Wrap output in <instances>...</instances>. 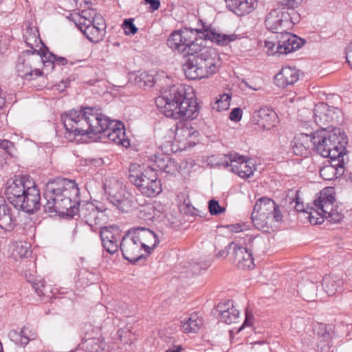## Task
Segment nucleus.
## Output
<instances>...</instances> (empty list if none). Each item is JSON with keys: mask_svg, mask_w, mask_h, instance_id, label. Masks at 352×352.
<instances>
[{"mask_svg": "<svg viewBox=\"0 0 352 352\" xmlns=\"http://www.w3.org/2000/svg\"><path fill=\"white\" fill-rule=\"evenodd\" d=\"M253 316L252 314H250L248 311L245 312V319L243 324V327L245 326H250L252 324L251 320L252 319Z\"/></svg>", "mask_w": 352, "mask_h": 352, "instance_id": "obj_63", "label": "nucleus"}, {"mask_svg": "<svg viewBox=\"0 0 352 352\" xmlns=\"http://www.w3.org/2000/svg\"><path fill=\"white\" fill-rule=\"evenodd\" d=\"M14 146V144L12 142L8 140H1L0 139V148L4 149L8 153L10 152L11 148H12Z\"/></svg>", "mask_w": 352, "mask_h": 352, "instance_id": "obj_56", "label": "nucleus"}, {"mask_svg": "<svg viewBox=\"0 0 352 352\" xmlns=\"http://www.w3.org/2000/svg\"><path fill=\"white\" fill-rule=\"evenodd\" d=\"M103 189L109 202L122 212H127L133 206L132 195L118 179L106 178Z\"/></svg>", "mask_w": 352, "mask_h": 352, "instance_id": "obj_8", "label": "nucleus"}, {"mask_svg": "<svg viewBox=\"0 0 352 352\" xmlns=\"http://www.w3.org/2000/svg\"><path fill=\"white\" fill-rule=\"evenodd\" d=\"M19 337H20V342L22 346H26L29 342V338L25 335V330L21 329L20 333L19 334Z\"/></svg>", "mask_w": 352, "mask_h": 352, "instance_id": "obj_59", "label": "nucleus"}, {"mask_svg": "<svg viewBox=\"0 0 352 352\" xmlns=\"http://www.w3.org/2000/svg\"><path fill=\"white\" fill-rule=\"evenodd\" d=\"M28 181H32L29 175H15L7 182L5 194L8 201L14 208L18 203L19 198L25 192Z\"/></svg>", "mask_w": 352, "mask_h": 352, "instance_id": "obj_16", "label": "nucleus"}, {"mask_svg": "<svg viewBox=\"0 0 352 352\" xmlns=\"http://www.w3.org/2000/svg\"><path fill=\"white\" fill-rule=\"evenodd\" d=\"M208 210L212 215H219L226 211V208L221 206L218 201L211 199L208 201Z\"/></svg>", "mask_w": 352, "mask_h": 352, "instance_id": "obj_44", "label": "nucleus"}, {"mask_svg": "<svg viewBox=\"0 0 352 352\" xmlns=\"http://www.w3.org/2000/svg\"><path fill=\"white\" fill-rule=\"evenodd\" d=\"M217 311L219 312V320L226 324L235 322L239 316V311L234 308L232 300L219 303Z\"/></svg>", "mask_w": 352, "mask_h": 352, "instance_id": "obj_27", "label": "nucleus"}, {"mask_svg": "<svg viewBox=\"0 0 352 352\" xmlns=\"http://www.w3.org/2000/svg\"><path fill=\"white\" fill-rule=\"evenodd\" d=\"M229 249L232 250L230 253L232 263L241 270H252L254 267V257L252 252H249L241 244L234 242L229 243Z\"/></svg>", "mask_w": 352, "mask_h": 352, "instance_id": "obj_17", "label": "nucleus"}, {"mask_svg": "<svg viewBox=\"0 0 352 352\" xmlns=\"http://www.w3.org/2000/svg\"><path fill=\"white\" fill-rule=\"evenodd\" d=\"M150 160L153 162L150 168L154 167L155 173L159 170L168 174H173L177 169V162L168 155L157 153L151 156Z\"/></svg>", "mask_w": 352, "mask_h": 352, "instance_id": "obj_22", "label": "nucleus"}, {"mask_svg": "<svg viewBox=\"0 0 352 352\" xmlns=\"http://www.w3.org/2000/svg\"><path fill=\"white\" fill-rule=\"evenodd\" d=\"M338 164H333L332 162L331 164L326 165L323 166L320 170V175L324 180H332L336 177V170L335 169V166H337Z\"/></svg>", "mask_w": 352, "mask_h": 352, "instance_id": "obj_41", "label": "nucleus"}, {"mask_svg": "<svg viewBox=\"0 0 352 352\" xmlns=\"http://www.w3.org/2000/svg\"><path fill=\"white\" fill-rule=\"evenodd\" d=\"M331 110L324 102L317 104L314 109V121L319 126L326 125L331 121Z\"/></svg>", "mask_w": 352, "mask_h": 352, "instance_id": "obj_30", "label": "nucleus"}, {"mask_svg": "<svg viewBox=\"0 0 352 352\" xmlns=\"http://www.w3.org/2000/svg\"><path fill=\"white\" fill-rule=\"evenodd\" d=\"M25 192L18 199L15 208L27 213L36 212L41 208V195L34 181H28Z\"/></svg>", "mask_w": 352, "mask_h": 352, "instance_id": "obj_13", "label": "nucleus"}, {"mask_svg": "<svg viewBox=\"0 0 352 352\" xmlns=\"http://www.w3.org/2000/svg\"><path fill=\"white\" fill-rule=\"evenodd\" d=\"M118 335L122 342H124L126 343L131 341L132 338H131L132 333L131 331L127 329H120L118 331Z\"/></svg>", "mask_w": 352, "mask_h": 352, "instance_id": "obj_51", "label": "nucleus"}, {"mask_svg": "<svg viewBox=\"0 0 352 352\" xmlns=\"http://www.w3.org/2000/svg\"><path fill=\"white\" fill-rule=\"evenodd\" d=\"M32 287L39 296L45 295V285L43 280H41L36 283H34Z\"/></svg>", "mask_w": 352, "mask_h": 352, "instance_id": "obj_52", "label": "nucleus"}, {"mask_svg": "<svg viewBox=\"0 0 352 352\" xmlns=\"http://www.w3.org/2000/svg\"><path fill=\"white\" fill-rule=\"evenodd\" d=\"M181 323L184 332L197 333L203 325V320L197 313H192L186 321L181 322Z\"/></svg>", "mask_w": 352, "mask_h": 352, "instance_id": "obj_33", "label": "nucleus"}, {"mask_svg": "<svg viewBox=\"0 0 352 352\" xmlns=\"http://www.w3.org/2000/svg\"><path fill=\"white\" fill-rule=\"evenodd\" d=\"M84 35L93 43H98L101 41L104 34L102 32V29L96 28L94 24H91V21H87V26L85 27Z\"/></svg>", "mask_w": 352, "mask_h": 352, "instance_id": "obj_35", "label": "nucleus"}, {"mask_svg": "<svg viewBox=\"0 0 352 352\" xmlns=\"http://www.w3.org/2000/svg\"><path fill=\"white\" fill-rule=\"evenodd\" d=\"M343 217L342 213L338 212L336 208H331V210H329L325 216H323V220L326 219L330 222L338 223Z\"/></svg>", "mask_w": 352, "mask_h": 352, "instance_id": "obj_45", "label": "nucleus"}, {"mask_svg": "<svg viewBox=\"0 0 352 352\" xmlns=\"http://www.w3.org/2000/svg\"><path fill=\"white\" fill-rule=\"evenodd\" d=\"M243 244L245 248L249 251L252 252V254L261 255L265 252V243L263 237L259 235L252 236L246 235L244 238Z\"/></svg>", "mask_w": 352, "mask_h": 352, "instance_id": "obj_29", "label": "nucleus"}, {"mask_svg": "<svg viewBox=\"0 0 352 352\" xmlns=\"http://www.w3.org/2000/svg\"><path fill=\"white\" fill-rule=\"evenodd\" d=\"M299 78L298 71L291 67H284L274 76V82L279 87L294 85Z\"/></svg>", "mask_w": 352, "mask_h": 352, "instance_id": "obj_26", "label": "nucleus"}, {"mask_svg": "<svg viewBox=\"0 0 352 352\" xmlns=\"http://www.w3.org/2000/svg\"><path fill=\"white\" fill-rule=\"evenodd\" d=\"M198 30L185 28L173 32L167 40V45L184 54L186 59L192 54L198 53L206 40H210L219 46H226L239 38L236 34H227L216 29L206 28L201 32L202 36L197 38Z\"/></svg>", "mask_w": 352, "mask_h": 352, "instance_id": "obj_3", "label": "nucleus"}, {"mask_svg": "<svg viewBox=\"0 0 352 352\" xmlns=\"http://www.w3.org/2000/svg\"><path fill=\"white\" fill-rule=\"evenodd\" d=\"M29 244L23 242H16L13 249V255L19 258H28L31 255Z\"/></svg>", "mask_w": 352, "mask_h": 352, "instance_id": "obj_38", "label": "nucleus"}, {"mask_svg": "<svg viewBox=\"0 0 352 352\" xmlns=\"http://www.w3.org/2000/svg\"><path fill=\"white\" fill-rule=\"evenodd\" d=\"M135 81L139 87H151L155 84V78L151 74H148L146 72H143L138 76L135 77Z\"/></svg>", "mask_w": 352, "mask_h": 352, "instance_id": "obj_39", "label": "nucleus"}, {"mask_svg": "<svg viewBox=\"0 0 352 352\" xmlns=\"http://www.w3.org/2000/svg\"><path fill=\"white\" fill-rule=\"evenodd\" d=\"M242 225L239 224V223H236V224H232V225H230L228 226V228L230 229V230L232 232H242L243 231V228H242Z\"/></svg>", "mask_w": 352, "mask_h": 352, "instance_id": "obj_62", "label": "nucleus"}, {"mask_svg": "<svg viewBox=\"0 0 352 352\" xmlns=\"http://www.w3.org/2000/svg\"><path fill=\"white\" fill-rule=\"evenodd\" d=\"M43 210L50 216L56 214L74 218V211L80 206V189L75 180L56 177L46 184Z\"/></svg>", "mask_w": 352, "mask_h": 352, "instance_id": "obj_2", "label": "nucleus"}, {"mask_svg": "<svg viewBox=\"0 0 352 352\" xmlns=\"http://www.w3.org/2000/svg\"><path fill=\"white\" fill-rule=\"evenodd\" d=\"M61 120L65 129V138L69 142L78 136L93 134L98 135V138H107L124 148L130 146L124 124L110 120L95 107L81 106L78 110H69L61 116Z\"/></svg>", "mask_w": 352, "mask_h": 352, "instance_id": "obj_1", "label": "nucleus"}, {"mask_svg": "<svg viewBox=\"0 0 352 352\" xmlns=\"http://www.w3.org/2000/svg\"><path fill=\"white\" fill-rule=\"evenodd\" d=\"M91 24H94L96 28H100V29H102V32L105 33V29H106V25L104 23V20L101 16H97L96 15L93 20L91 21Z\"/></svg>", "mask_w": 352, "mask_h": 352, "instance_id": "obj_53", "label": "nucleus"}, {"mask_svg": "<svg viewBox=\"0 0 352 352\" xmlns=\"http://www.w3.org/2000/svg\"><path fill=\"white\" fill-rule=\"evenodd\" d=\"M182 85H174L164 89L156 98L155 104L166 117L175 120H193L199 115V108L195 99L187 98Z\"/></svg>", "mask_w": 352, "mask_h": 352, "instance_id": "obj_4", "label": "nucleus"}, {"mask_svg": "<svg viewBox=\"0 0 352 352\" xmlns=\"http://www.w3.org/2000/svg\"><path fill=\"white\" fill-rule=\"evenodd\" d=\"M347 143V136L340 128L327 126L314 133V148L317 153L333 162L346 154Z\"/></svg>", "mask_w": 352, "mask_h": 352, "instance_id": "obj_5", "label": "nucleus"}, {"mask_svg": "<svg viewBox=\"0 0 352 352\" xmlns=\"http://www.w3.org/2000/svg\"><path fill=\"white\" fill-rule=\"evenodd\" d=\"M277 1L283 6V10L287 8L288 10H294L301 4L302 0H277Z\"/></svg>", "mask_w": 352, "mask_h": 352, "instance_id": "obj_47", "label": "nucleus"}, {"mask_svg": "<svg viewBox=\"0 0 352 352\" xmlns=\"http://www.w3.org/2000/svg\"><path fill=\"white\" fill-rule=\"evenodd\" d=\"M227 8L238 16L249 14L254 9V0H225Z\"/></svg>", "mask_w": 352, "mask_h": 352, "instance_id": "obj_28", "label": "nucleus"}, {"mask_svg": "<svg viewBox=\"0 0 352 352\" xmlns=\"http://www.w3.org/2000/svg\"><path fill=\"white\" fill-rule=\"evenodd\" d=\"M217 164L226 168L230 166L231 171L242 178H248L254 173V164L250 160H245L244 156L237 153L221 155Z\"/></svg>", "mask_w": 352, "mask_h": 352, "instance_id": "obj_11", "label": "nucleus"}, {"mask_svg": "<svg viewBox=\"0 0 352 352\" xmlns=\"http://www.w3.org/2000/svg\"><path fill=\"white\" fill-rule=\"evenodd\" d=\"M194 133L195 131H193L192 127H188L182 124L181 126H177L175 138L179 139V141L186 140L190 138Z\"/></svg>", "mask_w": 352, "mask_h": 352, "instance_id": "obj_42", "label": "nucleus"}, {"mask_svg": "<svg viewBox=\"0 0 352 352\" xmlns=\"http://www.w3.org/2000/svg\"><path fill=\"white\" fill-rule=\"evenodd\" d=\"M318 288L317 283L307 280L298 286V291L305 300L311 302L316 300Z\"/></svg>", "mask_w": 352, "mask_h": 352, "instance_id": "obj_31", "label": "nucleus"}, {"mask_svg": "<svg viewBox=\"0 0 352 352\" xmlns=\"http://www.w3.org/2000/svg\"><path fill=\"white\" fill-rule=\"evenodd\" d=\"M345 155H342L341 157H338L336 162H333V164H338L337 166H335V169L336 170V178L342 176L344 173V166L345 164L344 157Z\"/></svg>", "mask_w": 352, "mask_h": 352, "instance_id": "obj_50", "label": "nucleus"}, {"mask_svg": "<svg viewBox=\"0 0 352 352\" xmlns=\"http://www.w3.org/2000/svg\"><path fill=\"white\" fill-rule=\"evenodd\" d=\"M252 221L258 230H263L266 231L269 228V217L261 215L258 211L253 210L251 214Z\"/></svg>", "mask_w": 352, "mask_h": 352, "instance_id": "obj_36", "label": "nucleus"}, {"mask_svg": "<svg viewBox=\"0 0 352 352\" xmlns=\"http://www.w3.org/2000/svg\"><path fill=\"white\" fill-rule=\"evenodd\" d=\"M274 210H273V213L272 214V217L271 218H273L276 221H280L282 220V214H281V212L279 209V206L276 204V203L274 204Z\"/></svg>", "mask_w": 352, "mask_h": 352, "instance_id": "obj_57", "label": "nucleus"}, {"mask_svg": "<svg viewBox=\"0 0 352 352\" xmlns=\"http://www.w3.org/2000/svg\"><path fill=\"white\" fill-rule=\"evenodd\" d=\"M220 67V58L214 50L206 47L205 43L198 53L192 54L183 64L185 76L190 80H199L215 74Z\"/></svg>", "mask_w": 352, "mask_h": 352, "instance_id": "obj_6", "label": "nucleus"}, {"mask_svg": "<svg viewBox=\"0 0 352 352\" xmlns=\"http://www.w3.org/2000/svg\"><path fill=\"white\" fill-rule=\"evenodd\" d=\"M133 234L137 241L139 242L142 249L145 250L147 254L151 253V251L158 245L160 240L156 233L148 228L144 227H134L131 228Z\"/></svg>", "mask_w": 352, "mask_h": 352, "instance_id": "obj_20", "label": "nucleus"}, {"mask_svg": "<svg viewBox=\"0 0 352 352\" xmlns=\"http://www.w3.org/2000/svg\"><path fill=\"white\" fill-rule=\"evenodd\" d=\"M265 47L267 48V53L270 56H274L279 54V50H277V41H265Z\"/></svg>", "mask_w": 352, "mask_h": 352, "instance_id": "obj_49", "label": "nucleus"}, {"mask_svg": "<svg viewBox=\"0 0 352 352\" xmlns=\"http://www.w3.org/2000/svg\"><path fill=\"white\" fill-rule=\"evenodd\" d=\"M314 331L318 336V339L320 340V343H318L316 346V351L329 352L333 333L331 326L318 323L315 327Z\"/></svg>", "mask_w": 352, "mask_h": 352, "instance_id": "obj_23", "label": "nucleus"}, {"mask_svg": "<svg viewBox=\"0 0 352 352\" xmlns=\"http://www.w3.org/2000/svg\"><path fill=\"white\" fill-rule=\"evenodd\" d=\"M296 205L294 206L295 209L296 211L298 212H305L307 213L308 215L309 214V213L311 212H314V208H309V207H307V208L305 209L304 208V205L302 203H300L298 201V198L296 197Z\"/></svg>", "mask_w": 352, "mask_h": 352, "instance_id": "obj_55", "label": "nucleus"}, {"mask_svg": "<svg viewBox=\"0 0 352 352\" xmlns=\"http://www.w3.org/2000/svg\"><path fill=\"white\" fill-rule=\"evenodd\" d=\"M74 217L78 215L86 224L89 226L92 230L94 226L100 224L105 220V214L103 210H100L92 202H84L77 206L74 211Z\"/></svg>", "mask_w": 352, "mask_h": 352, "instance_id": "obj_15", "label": "nucleus"}, {"mask_svg": "<svg viewBox=\"0 0 352 352\" xmlns=\"http://www.w3.org/2000/svg\"><path fill=\"white\" fill-rule=\"evenodd\" d=\"M42 56L44 59L43 62L45 63V67L51 66L52 69L54 67V63H57L59 65H65L68 63L66 58L58 56L49 51L43 53Z\"/></svg>", "mask_w": 352, "mask_h": 352, "instance_id": "obj_37", "label": "nucleus"}, {"mask_svg": "<svg viewBox=\"0 0 352 352\" xmlns=\"http://www.w3.org/2000/svg\"><path fill=\"white\" fill-rule=\"evenodd\" d=\"M292 151L296 155L299 156H307L310 153L309 149L295 140L292 141Z\"/></svg>", "mask_w": 352, "mask_h": 352, "instance_id": "obj_46", "label": "nucleus"}, {"mask_svg": "<svg viewBox=\"0 0 352 352\" xmlns=\"http://www.w3.org/2000/svg\"><path fill=\"white\" fill-rule=\"evenodd\" d=\"M138 165L131 164L129 168V179L144 196L155 197L162 192V184L158 179L155 168H148L143 171L137 170Z\"/></svg>", "mask_w": 352, "mask_h": 352, "instance_id": "obj_7", "label": "nucleus"}, {"mask_svg": "<svg viewBox=\"0 0 352 352\" xmlns=\"http://www.w3.org/2000/svg\"><path fill=\"white\" fill-rule=\"evenodd\" d=\"M133 234L131 229L124 234L120 243V249L124 259L136 264L142 260H145L146 256L141 253V245Z\"/></svg>", "mask_w": 352, "mask_h": 352, "instance_id": "obj_12", "label": "nucleus"}, {"mask_svg": "<svg viewBox=\"0 0 352 352\" xmlns=\"http://www.w3.org/2000/svg\"><path fill=\"white\" fill-rule=\"evenodd\" d=\"M335 197L331 193V190L325 189L321 191L320 196L314 201L316 209L307 218L311 224L317 225L323 223V216L331 210L335 202Z\"/></svg>", "mask_w": 352, "mask_h": 352, "instance_id": "obj_14", "label": "nucleus"}, {"mask_svg": "<svg viewBox=\"0 0 352 352\" xmlns=\"http://www.w3.org/2000/svg\"><path fill=\"white\" fill-rule=\"evenodd\" d=\"M146 4H148L150 6V9L152 11H155L159 9L160 6V0H144Z\"/></svg>", "mask_w": 352, "mask_h": 352, "instance_id": "obj_58", "label": "nucleus"}, {"mask_svg": "<svg viewBox=\"0 0 352 352\" xmlns=\"http://www.w3.org/2000/svg\"><path fill=\"white\" fill-rule=\"evenodd\" d=\"M122 27L126 34H135L138 32V28L134 25L133 19H125Z\"/></svg>", "mask_w": 352, "mask_h": 352, "instance_id": "obj_48", "label": "nucleus"}, {"mask_svg": "<svg viewBox=\"0 0 352 352\" xmlns=\"http://www.w3.org/2000/svg\"><path fill=\"white\" fill-rule=\"evenodd\" d=\"M241 117H242V110L240 108L236 107V108L233 109L231 111V112L230 113L229 118L232 121L238 122L241 119Z\"/></svg>", "mask_w": 352, "mask_h": 352, "instance_id": "obj_54", "label": "nucleus"}, {"mask_svg": "<svg viewBox=\"0 0 352 352\" xmlns=\"http://www.w3.org/2000/svg\"><path fill=\"white\" fill-rule=\"evenodd\" d=\"M254 121L258 125H260L265 130H270L276 126L278 122V116L276 113L272 109L264 107L253 113Z\"/></svg>", "mask_w": 352, "mask_h": 352, "instance_id": "obj_21", "label": "nucleus"}, {"mask_svg": "<svg viewBox=\"0 0 352 352\" xmlns=\"http://www.w3.org/2000/svg\"><path fill=\"white\" fill-rule=\"evenodd\" d=\"M226 242H227L226 239L223 236H219V237L216 238L215 241H214L215 250H217V247L219 245H220L221 243L225 244V243H226Z\"/></svg>", "mask_w": 352, "mask_h": 352, "instance_id": "obj_64", "label": "nucleus"}, {"mask_svg": "<svg viewBox=\"0 0 352 352\" xmlns=\"http://www.w3.org/2000/svg\"><path fill=\"white\" fill-rule=\"evenodd\" d=\"M294 140L302 144L307 148L310 149L311 146H314V133L310 135L300 133L296 136Z\"/></svg>", "mask_w": 352, "mask_h": 352, "instance_id": "obj_43", "label": "nucleus"}, {"mask_svg": "<svg viewBox=\"0 0 352 352\" xmlns=\"http://www.w3.org/2000/svg\"><path fill=\"white\" fill-rule=\"evenodd\" d=\"M285 30L276 36L277 50L279 54H287L300 49L305 43L304 40Z\"/></svg>", "mask_w": 352, "mask_h": 352, "instance_id": "obj_19", "label": "nucleus"}, {"mask_svg": "<svg viewBox=\"0 0 352 352\" xmlns=\"http://www.w3.org/2000/svg\"><path fill=\"white\" fill-rule=\"evenodd\" d=\"M229 250H230L229 249V244L226 246L225 249L224 250H219L217 253V257L218 258H226L228 254H229Z\"/></svg>", "mask_w": 352, "mask_h": 352, "instance_id": "obj_60", "label": "nucleus"}, {"mask_svg": "<svg viewBox=\"0 0 352 352\" xmlns=\"http://www.w3.org/2000/svg\"><path fill=\"white\" fill-rule=\"evenodd\" d=\"M298 15L295 10H282L276 8L267 15L265 21L266 28L274 33L280 34V32L289 30L298 21Z\"/></svg>", "mask_w": 352, "mask_h": 352, "instance_id": "obj_10", "label": "nucleus"}, {"mask_svg": "<svg viewBox=\"0 0 352 352\" xmlns=\"http://www.w3.org/2000/svg\"><path fill=\"white\" fill-rule=\"evenodd\" d=\"M5 203L3 197H0V228L10 232L17 225V220L12 208Z\"/></svg>", "mask_w": 352, "mask_h": 352, "instance_id": "obj_24", "label": "nucleus"}, {"mask_svg": "<svg viewBox=\"0 0 352 352\" xmlns=\"http://www.w3.org/2000/svg\"><path fill=\"white\" fill-rule=\"evenodd\" d=\"M100 236L103 248L107 252L113 254L118 252L121 239V230L117 226H104L100 228Z\"/></svg>", "mask_w": 352, "mask_h": 352, "instance_id": "obj_18", "label": "nucleus"}, {"mask_svg": "<svg viewBox=\"0 0 352 352\" xmlns=\"http://www.w3.org/2000/svg\"><path fill=\"white\" fill-rule=\"evenodd\" d=\"M230 99L231 97L228 94H221L219 98L212 104V109L218 111L227 110L230 107Z\"/></svg>", "mask_w": 352, "mask_h": 352, "instance_id": "obj_40", "label": "nucleus"}, {"mask_svg": "<svg viewBox=\"0 0 352 352\" xmlns=\"http://www.w3.org/2000/svg\"><path fill=\"white\" fill-rule=\"evenodd\" d=\"M85 334L87 331L92 329V326L89 323L84 325ZM104 348V343L96 338H86V336L82 338V342L78 344L76 351H82L83 352H101Z\"/></svg>", "mask_w": 352, "mask_h": 352, "instance_id": "obj_25", "label": "nucleus"}, {"mask_svg": "<svg viewBox=\"0 0 352 352\" xmlns=\"http://www.w3.org/2000/svg\"><path fill=\"white\" fill-rule=\"evenodd\" d=\"M32 50L23 52L19 56L16 64V69L18 75L28 80L34 79V76H42L43 73L37 68L41 64L45 65L44 59L39 51Z\"/></svg>", "mask_w": 352, "mask_h": 352, "instance_id": "obj_9", "label": "nucleus"}, {"mask_svg": "<svg viewBox=\"0 0 352 352\" xmlns=\"http://www.w3.org/2000/svg\"><path fill=\"white\" fill-rule=\"evenodd\" d=\"M349 51L346 52V61L349 63V66L352 69V43H351L350 46L349 47Z\"/></svg>", "mask_w": 352, "mask_h": 352, "instance_id": "obj_61", "label": "nucleus"}, {"mask_svg": "<svg viewBox=\"0 0 352 352\" xmlns=\"http://www.w3.org/2000/svg\"><path fill=\"white\" fill-rule=\"evenodd\" d=\"M342 284V281L341 280H336L333 276L330 275H326L323 278L322 283L325 292L329 296H332L336 292H341Z\"/></svg>", "mask_w": 352, "mask_h": 352, "instance_id": "obj_34", "label": "nucleus"}, {"mask_svg": "<svg viewBox=\"0 0 352 352\" xmlns=\"http://www.w3.org/2000/svg\"><path fill=\"white\" fill-rule=\"evenodd\" d=\"M274 204L272 199L263 197L256 201L253 210L258 211L263 217L265 215L271 218L274 210Z\"/></svg>", "mask_w": 352, "mask_h": 352, "instance_id": "obj_32", "label": "nucleus"}]
</instances>
